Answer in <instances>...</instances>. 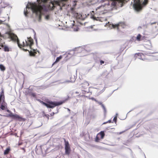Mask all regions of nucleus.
Wrapping results in <instances>:
<instances>
[{"instance_id":"bb28decb","label":"nucleus","mask_w":158,"mask_h":158,"mask_svg":"<svg viewBox=\"0 0 158 158\" xmlns=\"http://www.w3.org/2000/svg\"><path fill=\"white\" fill-rule=\"evenodd\" d=\"M118 25H115V26L114 25H113V27H118Z\"/></svg>"},{"instance_id":"7c9ffc66","label":"nucleus","mask_w":158,"mask_h":158,"mask_svg":"<svg viewBox=\"0 0 158 158\" xmlns=\"http://www.w3.org/2000/svg\"><path fill=\"white\" fill-rule=\"evenodd\" d=\"M91 99L93 100H94L95 101H96V100L94 98H92Z\"/></svg>"},{"instance_id":"c9c22d12","label":"nucleus","mask_w":158,"mask_h":158,"mask_svg":"<svg viewBox=\"0 0 158 158\" xmlns=\"http://www.w3.org/2000/svg\"><path fill=\"white\" fill-rule=\"evenodd\" d=\"M75 27H76L75 26H74V25H73V27L74 28V29H75Z\"/></svg>"},{"instance_id":"6e6552de","label":"nucleus","mask_w":158,"mask_h":158,"mask_svg":"<svg viewBox=\"0 0 158 158\" xmlns=\"http://www.w3.org/2000/svg\"><path fill=\"white\" fill-rule=\"evenodd\" d=\"M68 0H60L59 1H55L53 2L52 3V5L53 6V7H55V5H57V6H60V3L64 1L66 2Z\"/></svg>"},{"instance_id":"9b49d317","label":"nucleus","mask_w":158,"mask_h":158,"mask_svg":"<svg viewBox=\"0 0 158 158\" xmlns=\"http://www.w3.org/2000/svg\"><path fill=\"white\" fill-rule=\"evenodd\" d=\"M3 49L4 51L6 52H9V51H11L12 50V49L10 47L5 44V46Z\"/></svg>"},{"instance_id":"a211bd4d","label":"nucleus","mask_w":158,"mask_h":158,"mask_svg":"<svg viewBox=\"0 0 158 158\" xmlns=\"http://www.w3.org/2000/svg\"><path fill=\"white\" fill-rule=\"evenodd\" d=\"M0 69L2 71H4L5 70L6 68L2 64H0Z\"/></svg>"},{"instance_id":"e433bc0d","label":"nucleus","mask_w":158,"mask_h":158,"mask_svg":"<svg viewBox=\"0 0 158 158\" xmlns=\"http://www.w3.org/2000/svg\"><path fill=\"white\" fill-rule=\"evenodd\" d=\"M7 112H10V110H7Z\"/></svg>"},{"instance_id":"79ce46f5","label":"nucleus","mask_w":158,"mask_h":158,"mask_svg":"<svg viewBox=\"0 0 158 158\" xmlns=\"http://www.w3.org/2000/svg\"><path fill=\"white\" fill-rule=\"evenodd\" d=\"M83 92H85V91H83Z\"/></svg>"},{"instance_id":"1a4fd4ad","label":"nucleus","mask_w":158,"mask_h":158,"mask_svg":"<svg viewBox=\"0 0 158 158\" xmlns=\"http://www.w3.org/2000/svg\"><path fill=\"white\" fill-rule=\"evenodd\" d=\"M29 52L30 56H35L37 52L39 53V52L38 51L35 49H31L30 51H29Z\"/></svg>"},{"instance_id":"ea45409f","label":"nucleus","mask_w":158,"mask_h":158,"mask_svg":"<svg viewBox=\"0 0 158 158\" xmlns=\"http://www.w3.org/2000/svg\"><path fill=\"white\" fill-rule=\"evenodd\" d=\"M76 94H79V93H78V92H76Z\"/></svg>"},{"instance_id":"7ed1b4c3","label":"nucleus","mask_w":158,"mask_h":158,"mask_svg":"<svg viewBox=\"0 0 158 158\" xmlns=\"http://www.w3.org/2000/svg\"><path fill=\"white\" fill-rule=\"evenodd\" d=\"M148 0H134L133 7L135 11L139 12L148 4Z\"/></svg>"},{"instance_id":"c756f323","label":"nucleus","mask_w":158,"mask_h":158,"mask_svg":"<svg viewBox=\"0 0 158 158\" xmlns=\"http://www.w3.org/2000/svg\"><path fill=\"white\" fill-rule=\"evenodd\" d=\"M78 29H79V28H78L77 27V28L76 29H75V30L74 29V31H77Z\"/></svg>"},{"instance_id":"6ab92c4d","label":"nucleus","mask_w":158,"mask_h":158,"mask_svg":"<svg viewBox=\"0 0 158 158\" xmlns=\"http://www.w3.org/2000/svg\"><path fill=\"white\" fill-rule=\"evenodd\" d=\"M30 95L33 97H35L36 96L35 94L34 93H31L30 94Z\"/></svg>"},{"instance_id":"f704fd0d","label":"nucleus","mask_w":158,"mask_h":158,"mask_svg":"<svg viewBox=\"0 0 158 158\" xmlns=\"http://www.w3.org/2000/svg\"><path fill=\"white\" fill-rule=\"evenodd\" d=\"M79 96H80V97H82L83 95H81L80 94L79 95Z\"/></svg>"},{"instance_id":"f03ea898","label":"nucleus","mask_w":158,"mask_h":158,"mask_svg":"<svg viewBox=\"0 0 158 158\" xmlns=\"http://www.w3.org/2000/svg\"><path fill=\"white\" fill-rule=\"evenodd\" d=\"M8 37L10 38L12 40L14 41H17L19 46L20 48L29 47L30 49L31 48V46L33 44V40L31 37L27 38V40L23 41L22 44H20L17 36L14 33L8 32L6 33Z\"/></svg>"},{"instance_id":"c85d7f7f","label":"nucleus","mask_w":158,"mask_h":158,"mask_svg":"<svg viewBox=\"0 0 158 158\" xmlns=\"http://www.w3.org/2000/svg\"><path fill=\"white\" fill-rule=\"evenodd\" d=\"M107 122H108V123H111V120H110L107 121Z\"/></svg>"},{"instance_id":"58836bf2","label":"nucleus","mask_w":158,"mask_h":158,"mask_svg":"<svg viewBox=\"0 0 158 158\" xmlns=\"http://www.w3.org/2000/svg\"><path fill=\"white\" fill-rule=\"evenodd\" d=\"M74 81H75V80L73 81H70V82H73Z\"/></svg>"},{"instance_id":"f257e3e1","label":"nucleus","mask_w":158,"mask_h":158,"mask_svg":"<svg viewBox=\"0 0 158 158\" xmlns=\"http://www.w3.org/2000/svg\"><path fill=\"white\" fill-rule=\"evenodd\" d=\"M31 8L33 13H35L36 15H39V19H40L41 18V14L43 11H45L46 10V7L45 6H41L40 5H37L36 3H31L29 2L26 6V9L24 10V14L26 16H27L28 14L27 8Z\"/></svg>"},{"instance_id":"0eeeda50","label":"nucleus","mask_w":158,"mask_h":158,"mask_svg":"<svg viewBox=\"0 0 158 158\" xmlns=\"http://www.w3.org/2000/svg\"><path fill=\"white\" fill-rule=\"evenodd\" d=\"M9 116L12 118L14 119H17L19 121H25V118L16 114H14L12 113H11L9 114Z\"/></svg>"},{"instance_id":"a19ab883","label":"nucleus","mask_w":158,"mask_h":158,"mask_svg":"<svg viewBox=\"0 0 158 158\" xmlns=\"http://www.w3.org/2000/svg\"><path fill=\"white\" fill-rule=\"evenodd\" d=\"M92 27H93V26H92L91 27V28H92Z\"/></svg>"},{"instance_id":"f3484780","label":"nucleus","mask_w":158,"mask_h":158,"mask_svg":"<svg viewBox=\"0 0 158 158\" xmlns=\"http://www.w3.org/2000/svg\"><path fill=\"white\" fill-rule=\"evenodd\" d=\"M100 139H101L99 138V137L97 135L95 138L94 139V141L96 142H99Z\"/></svg>"},{"instance_id":"f8f14e48","label":"nucleus","mask_w":158,"mask_h":158,"mask_svg":"<svg viewBox=\"0 0 158 158\" xmlns=\"http://www.w3.org/2000/svg\"><path fill=\"white\" fill-rule=\"evenodd\" d=\"M97 135H98V136L99 137V138L101 139H103L105 135V134L104 131H101Z\"/></svg>"},{"instance_id":"4c0bfd02","label":"nucleus","mask_w":158,"mask_h":158,"mask_svg":"<svg viewBox=\"0 0 158 158\" xmlns=\"http://www.w3.org/2000/svg\"><path fill=\"white\" fill-rule=\"evenodd\" d=\"M0 37H2V35L1 34V33H0Z\"/></svg>"},{"instance_id":"473e14b6","label":"nucleus","mask_w":158,"mask_h":158,"mask_svg":"<svg viewBox=\"0 0 158 158\" xmlns=\"http://www.w3.org/2000/svg\"><path fill=\"white\" fill-rule=\"evenodd\" d=\"M108 123V122H104V123H103V124H106V123Z\"/></svg>"},{"instance_id":"412c9836","label":"nucleus","mask_w":158,"mask_h":158,"mask_svg":"<svg viewBox=\"0 0 158 158\" xmlns=\"http://www.w3.org/2000/svg\"><path fill=\"white\" fill-rule=\"evenodd\" d=\"M0 46L3 48L5 45L2 43H0Z\"/></svg>"},{"instance_id":"a878e982","label":"nucleus","mask_w":158,"mask_h":158,"mask_svg":"<svg viewBox=\"0 0 158 158\" xmlns=\"http://www.w3.org/2000/svg\"><path fill=\"white\" fill-rule=\"evenodd\" d=\"M49 18V15H47L46 16V18L47 19H48Z\"/></svg>"},{"instance_id":"4be33fe9","label":"nucleus","mask_w":158,"mask_h":158,"mask_svg":"<svg viewBox=\"0 0 158 158\" xmlns=\"http://www.w3.org/2000/svg\"><path fill=\"white\" fill-rule=\"evenodd\" d=\"M116 120H117V117L116 116L113 119V121L116 123Z\"/></svg>"},{"instance_id":"aec40b11","label":"nucleus","mask_w":158,"mask_h":158,"mask_svg":"<svg viewBox=\"0 0 158 158\" xmlns=\"http://www.w3.org/2000/svg\"><path fill=\"white\" fill-rule=\"evenodd\" d=\"M44 116H45V117L47 118L48 120H49V115L48 114H45Z\"/></svg>"},{"instance_id":"2eb2a0df","label":"nucleus","mask_w":158,"mask_h":158,"mask_svg":"<svg viewBox=\"0 0 158 158\" xmlns=\"http://www.w3.org/2000/svg\"><path fill=\"white\" fill-rule=\"evenodd\" d=\"M136 39L138 41L142 40L141 35L140 34H138L136 37Z\"/></svg>"},{"instance_id":"9d476101","label":"nucleus","mask_w":158,"mask_h":158,"mask_svg":"<svg viewBox=\"0 0 158 158\" xmlns=\"http://www.w3.org/2000/svg\"><path fill=\"white\" fill-rule=\"evenodd\" d=\"M81 87L83 89H85L88 88L89 85V84L88 82L85 81L81 83Z\"/></svg>"},{"instance_id":"5701e85b","label":"nucleus","mask_w":158,"mask_h":158,"mask_svg":"<svg viewBox=\"0 0 158 158\" xmlns=\"http://www.w3.org/2000/svg\"><path fill=\"white\" fill-rule=\"evenodd\" d=\"M100 64L101 65H102V64H104V62L103 60H101L100 61Z\"/></svg>"},{"instance_id":"423d86ee","label":"nucleus","mask_w":158,"mask_h":158,"mask_svg":"<svg viewBox=\"0 0 158 158\" xmlns=\"http://www.w3.org/2000/svg\"><path fill=\"white\" fill-rule=\"evenodd\" d=\"M64 149L65 150V154L67 155H69L71 152V148L69 142L66 141L65 139H64Z\"/></svg>"},{"instance_id":"2f4dec72","label":"nucleus","mask_w":158,"mask_h":158,"mask_svg":"<svg viewBox=\"0 0 158 158\" xmlns=\"http://www.w3.org/2000/svg\"><path fill=\"white\" fill-rule=\"evenodd\" d=\"M23 49L25 50L26 51H28V50L27 49H25L24 48H23Z\"/></svg>"},{"instance_id":"dca6fc26","label":"nucleus","mask_w":158,"mask_h":158,"mask_svg":"<svg viewBox=\"0 0 158 158\" xmlns=\"http://www.w3.org/2000/svg\"><path fill=\"white\" fill-rule=\"evenodd\" d=\"M10 150V149L9 148H8L5 150L4 154L5 155L8 154Z\"/></svg>"},{"instance_id":"39448f33","label":"nucleus","mask_w":158,"mask_h":158,"mask_svg":"<svg viewBox=\"0 0 158 158\" xmlns=\"http://www.w3.org/2000/svg\"><path fill=\"white\" fill-rule=\"evenodd\" d=\"M0 108L2 110L7 109V104L5 102L3 90L0 94Z\"/></svg>"},{"instance_id":"ddd939ff","label":"nucleus","mask_w":158,"mask_h":158,"mask_svg":"<svg viewBox=\"0 0 158 158\" xmlns=\"http://www.w3.org/2000/svg\"><path fill=\"white\" fill-rule=\"evenodd\" d=\"M142 55H143L142 53H135V58L138 57V58L140 59H142V60H143V59L141 57Z\"/></svg>"},{"instance_id":"cd10ccee","label":"nucleus","mask_w":158,"mask_h":158,"mask_svg":"<svg viewBox=\"0 0 158 158\" xmlns=\"http://www.w3.org/2000/svg\"><path fill=\"white\" fill-rule=\"evenodd\" d=\"M37 2H38L39 4H40V0H37Z\"/></svg>"},{"instance_id":"393cba45","label":"nucleus","mask_w":158,"mask_h":158,"mask_svg":"<svg viewBox=\"0 0 158 158\" xmlns=\"http://www.w3.org/2000/svg\"><path fill=\"white\" fill-rule=\"evenodd\" d=\"M146 37L145 36H143V37L141 36V40H144L146 39Z\"/></svg>"},{"instance_id":"4468645a","label":"nucleus","mask_w":158,"mask_h":158,"mask_svg":"<svg viewBox=\"0 0 158 158\" xmlns=\"http://www.w3.org/2000/svg\"><path fill=\"white\" fill-rule=\"evenodd\" d=\"M62 58V56L61 55L59 57H57L55 62L53 64H54L58 62H59L60 60H61Z\"/></svg>"},{"instance_id":"72a5a7b5","label":"nucleus","mask_w":158,"mask_h":158,"mask_svg":"<svg viewBox=\"0 0 158 158\" xmlns=\"http://www.w3.org/2000/svg\"><path fill=\"white\" fill-rule=\"evenodd\" d=\"M78 16V17H77V18H80V17H81V16L79 15V16Z\"/></svg>"},{"instance_id":"b1692460","label":"nucleus","mask_w":158,"mask_h":158,"mask_svg":"<svg viewBox=\"0 0 158 158\" xmlns=\"http://www.w3.org/2000/svg\"><path fill=\"white\" fill-rule=\"evenodd\" d=\"M54 114H55V113L54 112H53L52 113L50 114V116H53L54 115Z\"/></svg>"},{"instance_id":"20e7f679","label":"nucleus","mask_w":158,"mask_h":158,"mask_svg":"<svg viewBox=\"0 0 158 158\" xmlns=\"http://www.w3.org/2000/svg\"><path fill=\"white\" fill-rule=\"evenodd\" d=\"M37 101L43 105L46 106L47 108H53L56 106L62 105L63 103H64L66 100H65L59 102L48 101L47 102V103H46L44 102L43 101H41L40 99H37Z\"/></svg>"}]
</instances>
